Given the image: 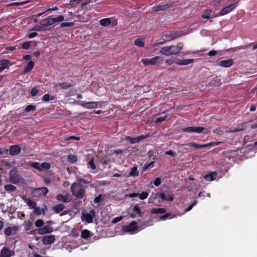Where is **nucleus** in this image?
Listing matches in <instances>:
<instances>
[{
  "mask_svg": "<svg viewBox=\"0 0 257 257\" xmlns=\"http://www.w3.org/2000/svg\"><path fill=\"white\" fill-rule=\"evenodd\" d=\"M56 198L58 201L60 202H62L63 203H68L71 200L72 197L69 194L63 195L61 194H59L57 195Z\"/></svg>",
  "mask_w": 257,
  "mask_h": 257,
  "instance_id": "ddd939ff",
  "label": "nucleus"
},
{
  "mask_svg": "<svg viewBox=\"0 0 257 257\" xmlns=\"http://www.w3.org/2000/svg\"><path fill=\"white\" fill-rule=\"evenodd\" d=\"M35 191L40 192V194H43L44 196L46 195L49 191L47 188L45 187L36 188L35 189Z\"/></svg>",
  "mask_w": 257,
  "mask_h": 257,
  "instance_id": "2f4dec72",
  "label": "nucleus"
},
{
  "mask_svg": "<svg viewBox=\"0 0 257 257\" xmlns=\"http://www.w3.org/2000/svg\"><path fill=\"white\" fill-rule=\"evenodd\" d=\"M137 224V222L133 221L128 225L124 226L123 228V230L125 232H134L138 229V226Z\"/></svg>",
  "mask_w": 257,
  "mask_h": 257,
  "instance_id": "f8f14e48",
  "label": "nucleus"
},
{
  "mask_svg": "<svg viewBox=\"0 0 257 257\" xmlns=\"http://www.w3.org/2000/svg\"><path fill=\"white\" fill-rule=\"evenodd\" d=\"M197 203V201L194 200L186 209V212L190 211L192 208Z\"/></svg>",
  "mask_w": 257,
  "mask_h": 257,
  "instance_id": "052dcab7",
  "label": "nucleus"
},
{
  "mask_svg": "<svg viewBox=\"0 0 257 257\" xmlns=\"http://www.w3.org/2000/svg\"><path fill=\"white\" fill-rule=\"evenodd\" d=\"M211 11L210 10L206 9L203 11V12L202 15V17L203 19H210V15L211 14Z\"/></svg>",
  "mask_w": 257,
  "mask_h": 257,
  "instance_id": "c9c22d12",
  "label": "nucleus"
},
{
  "mask_svg": "<svg viewBox=\"0 0 257 257\" xmlns=\"http://www.w3.org/2000/svg\"><path fill=\"white\" fill-rule=\"evenodd\" d=\"M169 8V6L168 5H158L154 6L152 8L153 11L154 12H158V11H164L165 10H166L167 9H168Z\"/></svg>",
  "mask_w": 257,
  "mask_h": 257,
  "instance_id": "393cba45",
  "label": "nucleus"
},
{
  "mask_svg": "<svg viewBox=\"0 0 257 257\" xmlns=\"http://www.w3.org/2000/svg\"><path fill=\"white\" fill-rule=\"evenodd\" d=\"M53 231V228L49 225H45L42 228H40L38 230V232L39 234H44L46 233H50Z\"/></svg>",
  "mask_w": 257,
  "mask_h": 257,
  "instance_id": "4468645a",
  "label": "nucleus"
},
{
  "mask_svg": "<svg viewBox=\"0 0 257 257\" xmlns=\"http://www.w3.org/2000/svg\"><path fill=\"white\" fill-rule=\"evenodd\" d=\"M68 161L71 163H75L77 161V157L73 155H69L68 156Z\"/></svg>",
  "mask_w": 257,
  "mask_h": 257,
  "instance_id": "37998d69",
  "label": "nucleus"
},
{
  "mask_svg": "<svg viewBox=\"0 0 257 257\" xmlns=\"http://www.w3.org/2000/svg\"><path fill=\"white\" fill-rule=\"evenodd\" d=\"M19 229V228L17 226H9L5 229L4 233L6 236L15 235L17 234Z\"/></svg>",
  "mask_w": 257,
  "mask_h": 257,
  "instance_id": "9b49d317",
  "label": "nucleus"
},
{
  "mask_svg": "<svg viewBox=\"0 0 257 257\" xmlns=\"http://www.w3.org/2000/svg\"><path fill=\"white\" fill-rule=\"evenodd\" d=\"M55 99L54 96H50V95L47 93L45 94L42 97V100L45 102L48 101L49 100H54Z\"/></svg>",
  "mask_w": 257,
  "mask_h": 257,
  "instance_id": "a19ab883",
  "label": "nucleus"
},
{
  "mask_svg": "<svg viewBox=\"0 0 257 257\" xmlns=\"http://www.w3.org/2000/svg\"><path fill=\"white\" fill-rule=\"evenodd\" d=\"M32 225H33V224L31 221L28 222L25 226V230L28 231V230H30L32 227Z\"/></svg>",
  "mask_w": 257,
  "mask_h": 257,
  "instance_id": "338daca9",
  "label": "nucleus"
},
{
  "mask_svg": "<svg viewBox=\"0 0 257 257\" xmlns=\"http://www.w3.org/2000/svg\"><path fill=\"white\" fill-rule=\"evenodd\" d=\"M184 35L182 31H170L162 36V38L163 40V42H156L153 44L154 47L159 45H163L165 42L174 40Z\"/></svg>",
  "mask_w": 257,
  "mask_h": 257,
  "instance_id": "f03ea898",
  "label": "nucleus"
},
{
  "mask_svg": "<svg viewBox=\"0 0 257 257\" xmlns=\"http://www.w3.org/2000/svg\"><path fill=\"white\" fill-rule=\"evenodd\" d=\"M31 166L35 169L38 170L39 171L41 170L40 163L39 162H33L31 163Z\"/></svg>",
  "mask_w": 257,
  "mask_h": 257,
  "instance_id": "09e8293b",
  "label": "nucleus"
},
{
  "mask_svg": "<svg viewBox=\"0 0 257 257\" xmlns=\"http://www.w3.org/2000/svg\"><path fill=\"white\" fill-rule=\"evenodd\" d=\"M32 43V41H27L24 42L22 44V48L24 49H29L30 48L31 44Z\"/></svg>",
  "mask_w": 257,
  "mask_h": 257,
  "instance_id": "a18cd8bd",
  "label": "nucleus"
},
{
  "mask_svg": "<svg viewBox=\"0 0 257 257\" xmlns=\"http://www.w3.org/2000/svg\"><path fill=\"white\" fill-rule=\"evenodd\" d=\"M133 209L137 214L139 215L141 214V210L138 206H135Z\"/></svg>",
  "mask_w": 257,
  "mask_h": 257,
  "instance_id": "69168bd1",
  "label": "nucleus"
},
{
  "mask_svg": "<svg viewBox=\"0 0 257 257\" xmlns=\"http://www.w3.org/2000/svg\"><path fill=\"white\" fill-rule=\"evenodd\" d=\"M139 175V173L138 171V167L134 166L131 168V171L129 173V176L131 177H137Z\"/></svg>",
  "mask_w": 257,
  "mask_h": 257,
  "instance_id": "7c9ffc66",
  "label": "nucleus"
},
{
  "mask_svg": "<svg viewBox=\"0 0 257 257\" xmlns=\"http://www.w3.org/2000/svg\"><path fill=\"white\" fill-rule=\"evenodd\" d=\"M175 216L174 215H172L171 213H168L165 214V215H162L160 217V219L162 220H164L170 218H173Z\"/></svg>",
  "mask_w": 257,
  "mask_h": 257,
  "instance_id": "58836bf2",
  "label": "nucleus"
},
{
  "mask_svg": "<svg viewBox=\"0 0 257 257\" xmlns=\"http://www.w3.org/2000/svg\"><path fill=\"white\" fill-rule=\"evenodd\" d=\"M194 59H188L180 60L177 59L175 62V64L178 65H187L194 62Z\"/></svg>",
  "mask_w": 257,
  "mask_h": 257,
  "instance_id": "a211bd4d",
  "label": "nucleus"
},
{
  "mask_svg": "<svg viewBox=\"0 0 257 257\" xmlns=\"http://www.w3.org/2000/svg\"><path fill=\"white\" fill-rule=\"evenodd\" d=\"M91 233L89 230L84 229L81 230V237L83 239H87L91 237Z\"/></svg>",
  "mask_w": 257,
  "mask_h": 257,
  "instance_id": "c85d7f7f",
  "label": "nucleus"
},
{
  "mask_svg": "<svg viewBox=\"0 0 257 257\" xmlns=\"http://www.w3.org/2000/svg\"><path fill=\"white\" fill-rule=\"evenodd\" d=\"M154 162L153 161L150 163L145 164L143 167V169L144 170H147L150 168H152L154 166Z\"/></svg>",
  "mask_w": 257,
  "mask_h": 257,
  "instance_id": "5fc2aeb1",
  "label": "nucleus"
},
{
  "mask_svg": "<svg viewBox=\"0 0 257 257\" xmlns=\"http://www.w3.org/2000/svg\"><path fill=\"white\" fill-rule=\"evenodd\" d=\"M65 208L64 205L62 203L58 204L53 207V210L56 213H59L62 211Z\"/></svg>",
  "mask_w": 257,
  "mask_h": 257,
  "instance_id": "4be33fe9",
  "label": "nucleus"
},
{
  "mask_svg": "<svg viewBox=\"0 0 257 257\" xmlns=\"http://www.w3.org/2000/svg\"><path fill=\"white\" fill-rule=\"evenodd\" d=\"M221 143V142H210L209 143L206 144L207 145V147H214L220 145Z\"/></svg>",
  "mask_w": 257,
  "mask_h": 257,
  "instance_id": "bf43d9fd",
  "label": "nucleus"
},
{
  "mask_svg": "<svg viewBox=\"0 0 257 257\" xmlns=\"http://www.w3.org/2000/svg\"><path fill=\"white\" fill-rule=\"evenodd\" d=\"M102 200V195L100 194L98 196L96 197L94 199V202L95 203H99Z\"/></svg>",
  "mask_w": 257,
  "mask_h": 257,
  "instance_id": "0e129e2a",
  "label": "nucleus"
},
{
  "mask_svg": "<svg viewBox=\"0 0 257 257\" xmlns=\"http://www.w3.org/2000/svg\"><path fill=\"white\" fill-rule=\"evenodd\" d=\"M10 63V61L8 59H4L0 61V64L1 65V68H3V70L8 68V65Z\"/></svg>",
  "mask_w": 257,
  "mask_h": 257,
  "instance_id": "f704fd0d",
  "label": "nucleus"
},
{
  "mask_svg": "<svg viewBox=\"0 0 257 257\" xmlns=\"http://www.w3.org/2000/svg\"><path fill=\"white\" fill-rule=\"evenodd\" d=\"M160 198L162 201H169L172 202L174 198V195L168 187H165V189L160 192L155 194V198Z\"/></svg>",
  "mask_w": 257,
  "mask_h": 257,
  "instance_id": "20e7f679",
  "label": "nucleus"
},
{
  "mask_svg": "<svg viewBox=\"0 0 257 257\" xmlns=\"http://www.w3.org/2000/svg\"><path fill=\"white\" fill-rule=\"evenodd\" d=\"M82 219L83 220H85L88 223H90L93 222V216L88 213H83L82 214Z\"/></svg>",
  "mask_w": 257,
  "mask_h": 257,
  "instance_id": "b1692460",
  "label": "nucleus"
},
{
  "mask_svg": "<svg viewBox=\"0 0 257 257\" xmlns=\"http://www.w3.org/2000/svg\"><path fill=\"white\" fill-rule=\"evenodd\" d=\"M55 241V237L54 235L45 236L42 239V243L44 245L51 244Z\"/></svg>",
  "mask_w": 257,
  "mask_h": 257,
  "instance_id": "2eb2a0df",
  "label": "nucleus"
},
{
  "mask_svg": "<svg viewBox=\"0 0 257 257\" xmlns=\"http://www.w3.org/2000/svg\"><path fill=\"white\" fill-rule=\"evenodd\" d=\"M71 192L73 196L78 199L83 198L85 189L79 183L74 182L71 186Z\"/></svg>",
  "mask_w": 257,
  "mask_h": 257,
  "instance_id": "7ed1b4c3",
  "label": "nucleus"
},
{
  "mask_svg": "<svg viewBox=\"0 0 257 257\" xmlns=\"http://www.w3.org/2000/svg\"><path fill=\"white\" fill-rule=\"evenodd\" d=\"M221 83V79L219 77L216 76L211 80L209 85L212 87H218L220 85Z\"/></svg>",
  "mask_w": 257,
  "mask_h": 257,
  "instance_id": "aec40b11",
  "label": "nucleus"
},
{
  "mask_svg": "<svg viewBox=\"0 0 257 257\" xmlns=\"http://www.w3.org/2000/svg\"><path fill=\"white\" fill-rule=\"evenodd\" d=\"M111 23V18H104L99 21V24L102 26H108Z\"/></svg>",
  "mask_w": 257,
  "mask_h": 257,
  "instance_id": "c756f323",
  "label": "nucleus"
},
{
  "mask_svg": "<svg viewBox=\"0 0 257 257\" xmlns=\"http://www.w3.org/2000/svg\"><path fill=\"white\" fill-rule=\"evenodd\" d=\"M163 59L160 56H155L151 59L144 58L141 60V62L145 66L149 65H157L162 63Z\"/></svg>",
  "mask_w": 257,
  "mask_h": 257,
  "instance_id": "423d86ee",
  "label": "nucleus"
},
{
  "mask_svg": "<svg viewBox=\"0 0 257 257\" xmlns=\"http://www.w3.org/2000/svg\"><path fill=\"white\" fill-rule=\"evenodd\" d=\"M4 189L9 193L12 194L17 190V187L12 184H6Z\"/></svg>",
  "mask_w": 257,
  "mask_h": 257,
  "instance_id": "5701e85b",
  "label": "nucleus"
},
{
  "mask_svg": "<svg viewBox=\"0 0 257 257\" xmlns=\"http://www.w3.org/2000/svg\"><path fill=\"white\" fill-rule=\"evenodd\" d=\"M74 25V23L73 22H65L62 23L60 25V28L64 27H72Z\"/></svg>",
  "mask_w": 257,
  "mask_h": 257,
  "instance_id": "c03bdc74",
  "label": "nucleus"
},
{
  "mask_svg": "<svg viewBox=\"0 0 257 257\" xmlns=\"http://www.w3.org/2000/svg\"><path fill=\"white\" fill-rule=\"evenodd\" d=\"M39 92L38 89L36 87H33L31 91V94L32 96H35Z\"/></svg>",
  "mask_w": 257,
  "mask_h": 257,
  "instance_id": "4d7b16f0",
  "label": "nucleus"
},
{
  "mask_svg": "<svg viewBox=\"0 0 257 257\" xmlns=\"http://www.w3.org/2000/svg\"><path fill=\"white\" fill-rule=\"evenodd\" d=\"M34 66V62L33 61H30L27 64L24 70V73L26 74L33 69Z\"/></svg>",
  "mask_w": 257,
  "mask_h": 257,
  "instance_id": "bb28decb",
  "label": "nucleus"
},
{
  "mask_svg": "<svg viewBox=\"0 0 257 257\" xmlns=\"http://www.w3.org/2000/svg\"><path fill=\"white\" fill-rule=\"evenodd\" d=\"M135 44L137 46L143 47L145 46V42L143 41V39L138 38L135 40Z\"/></svg>",
  "mask_w": 257,
  "mask_h": 257,
  "instance_id": "e433bc0d",
  "label": "nucleus"
},
{
  "mask_svg": "<svg viewBox=\"0 0 257 257\" xmlns=\"http://www.w3.org/2000/svg\"><path fill=\"white\" fill-rule=\"evenodd\" d=\"M36 109V106L33 104H30L27 105L25 109V111L28 112L30 111H34Z\"/></svg>",
  "mask_w": 257,
  "mask_h": 257,
  "instance_id": "ea45409f",
  "label": "nucleus"
},
{
  "mask_svg": "<svg viewBox=\"0 0 257 257\" xmlns=\"http://www.w3.org/2000/svg\"><path fill=\"white\" fill-rule=\"evenodd\" d=\"M233 63V60L232 59H229L219 61L218 65L222 67H229L231 66Z\"/></svg>",
  "mask_w": 257,
  "mask_h": 257,
  "instance_id": "f3484780",
  "label": "nucleus"
},
{
  "mask_svg": "<svg viewBox=\"0 0 257 257\" xmlns=\"http://www.w3.org/2000/svg\"><path fill=\"white\" fill-rule=\"evenodd\" d=\"M149 195V193L147 192H142L141 193H139V197L141 200H144L146 199Z\"/></svg>",
  "mask_w": 257,
  "mask_h": 257,
  "instance_id": "49530a36",
  "label": "nucleus"
},
{
  "mask_svg": "<svg viewBox=\"0 0 257 257\" xmlns=\"http://www.w3.org/2000/svg\"><path fill=\"white\" fill-rule=\"evenodd\" d=\"M238 5V3L236 2L233 4H232L229 6H227L224 8H223L220 12L219 15L220 16H224L225 15L227 14L230 13L232 11H233Z\"/></svg>",
  "mask_w": 257,
  "mask_h": 257,
  "instance_id": "1a4fd4ad",
  "label": "nucleus"
},
{
  "mask_svg": "<svg viewBox=\"0 0 257 257\" xmlns=\"http://www.w3.org/2000/svg\"><path fill=\"white\" fill-rule=\"evenodd\" d=\"M197 203V201L194 200L186 209V212L190 211L192 208Z\"/></svg>",
  "mask_w": 257,
  "mask_h": 257,
  "instance_id": "680f3d73",
  "label": "nucleus"
},
{
  "mask_svg": "<svg viewBox=\"0 0 257 257\" xmlns=\"http://www.w3.org/2000/svg\"><path fill=\"white\" fill-rule=\"evenodd\" d=\"M53 25L56 23L61 22L64 20V17L63 15H59L57 17L53 18L52 16Z\"/></svg>",
  "mask_w": 257,
  "mask_h": 257,
  "instance_id": "72a5a7b5",
  "label": "nucleus"
},
{
  "mask_svg": "<svg viewBox=\"0 0 257 257\" xmlns=\"http://www.w3.org/2000/svg\"><path fill=\"white\" fill-rule=\"evenodd\" d=\"M166 211V209L163 208H152L151 212L152 214H163Z\"/></svg>",
  "mask_w": 257,
  "mask_h": 257,
  "instance_id": "cd10ccee",
  "label": "nucleus"
},
{
  "mask_svg": "<svg viewBox=\"0 0 257 257\" xmlns=\"http://www.w3.org/2000/svg\"><path fill=\"white\" fill-rule=\"evenodd\" d=\"M21 148L19 145H12L10 148V155L14 156L19 154L21 152Z\"/></svg>",
  "mask_w": 257,
  "mask_h": 257,
  "instance_id": "dca6fc26",
  "label": "nucleus"
},
{
  "mask_svg": "<svg viewBox=\"0 0 257 257\" xmlns=\"http://www.w3.org/2000/svg\"><path fill=\"white\" fill-rule=\"evenodd\" d=\"M166 115H165L163 116H161V117L156 118V119L155 120V122L156 123L162 122L163 121H164L166 119Z\"/></svg>",
  "mask_w": 257,
  "mask_h": 257,
  "instance_id": "6e6d98bb",
  "label": "nucleus"
},
{
  "mask_svg": "<svg viewBox=\"0 0 257 257\" xmlns=\"http://www.w3.org/2000/svg\"><path fill=\"white\" fill-rule=\"evenodd\" d=\"M186 145L188 146L189 147H193L195 148V149L201 148V145L198 144L196 143H188V144H186Z\"/></svg>",
  "mask_w": 257,
  "mask_h": 257,
  "instance_id": "8fccbe9b",
  "label": "nucleus"
},
{
  "mask_svg": "<svg viewBox=\"0 0 257 257\" xmlns=\"http://www.w3.org/2000/svg\"><path fill=\"white\" fill-rule=\"evenodd\" d=\"M40 24L43 26H49L53 25L52 16L42 20L40 22Z\"/></svg>",
  "mask_w": 257,
  "mask_h": 257,
  "instance_id": "412c9836",
  "label": "nucleus"
},
{
  "mask_svg": "<svg viewBox=\"0 0 257 257\" xmlns=\"http://www.w3.org/2000/svg\"><path fill=\"white\" fill-rule=\"evenodd\" d=\"M147 138V136L144 135H140L135 138H132L130 136H126L125 138V140L131 144H134L135 143L140 142Z\"/></svg>",
  "mask_w": 257,
  "mask_h": 257,
  "instance_id": "9d476101",
  "label": "nucleus"
},
{
  "mask_svg": "<svg viewBox=\"0 0 257 257\" xmlns=\"http://www.w3.org/2000/svg\"><path fill=\"white\" fill-rule=\"evenodd\" d=\"M184 45L182 43H178L176 45L166 46L162 48L160 52L165 56L177 55L183 49Z\"/></svg>",
  "mask_w": 257,
  "mask_h": 257,
  "instance_id": "f257e3e1",
  "label": "nucleus"
},
{
  "mask_svg": "<svg viewBox=\"0 0 257 257\" xmlns=\"http://www.w3.org/2000/svg\"><path fill=\"white\" fill-rule=\"evenodd\" d=\"M34 212L36 215H40L42 213V210L39 207L36 206L34 208Z\"/></svg>",
  "mask_w": 257,
  "mask_h": 257,
  "instance_id": "13d9d810",
  "label": "nucleus"
},
{
  "mask_svg": "<svg viewBox=\"0 0 257 257\" xmlns=\"http://www.w3.org/2000/svg\"><path fill=\"white\" fill-rule=\"evenodd\" d=\"M26 202L31 209L34 208V207L36 206V202L33 200H30V199H26Z\"/></svg>",
  "mask_w": 257,
  "mask_h": 257,
  "instance_id": "79ce46f5",
  "label": "nucleus"
},
{
  "mask_svg": "<svg viewBox=\"0 0 257 257\" xmlns=\"http://www.w3.org/2000/svg\"><path fill=\"white\" fill-rule=\"evenodd\" d=\"M217 173L216 172H212L204 175L203 177L206 181H212L215 179V177Z\"/></svg>",
  "mask_w": 257,
  "mask_h": 257,
  "instance_id": "a878e982",
  "label": "nucleus"
},
{
  "mask_svg": "<svg viewBox=\"0 0 257 257\" xmlns=\"http://www.w3.org/2000/svg\"><path fill=\"white\" fill-rule=\"evenodd\" d=\"M88 165L92 170H94L96 169V166L94 163V158H91V159L89 161Z\"/></svg>",
  "mask_w": 257,
  "mask_h": 257,
  "instance_id": "3c124183",
  "label": "nucleus"
},
{
  "mask_svg": "<svg viewBox=\"0 0 257 257\" xmlns=\"http://www.w3.org/2000/svg\"><path fill=\"white\" fill-rule=\"evenodd\" d=\"M44 222L42 219H38L35 221V225L37 227H41L43 226Z\"/></svg>",
  "mask_w": 257,
  "mask_h": 257,
  "instance_id": "de8ad7c7",
  "label": "nucleus"
},
{
  "mask_svg": "<svg viewBox=\"0 0 257 257\" xmlns=\"http://www.w3.org/2000/svg\"><path fill=\"white\" fill-rule=\"evenodd\" d=\"M153 183L155 186H159L161 183V180L160 178H156L154 181Z\"/></svg>",
  "mask_w": 257,
  "mask_h": 257,
  "instance_id": "e2e57ef3",
  "label": "nucleus"
},
{
  "mask_svg": "<svg viewBox=\"0 0 257 257\" xmlns=\"http://www.w3.org/2000/svg\"><path fill=\"white\" fill-rule=\"evenodd\" d=\"M12 255V251L8 247L5 246L1 249L0 257H11Z\"/></svg>",
  "mask_w": 257,
  "mask_h": 257,
  "instance_id": "6ab92c4d",
  "label": "nucleus"
},
{
  "mask_svg": "<svg viewBox=\"0 0 257 257\" xmlns=\"http://www.w3.org/2000/svg\"><path fill=\"white\" fill-rule=\"evenodd\" d=\"M45 26H35L34 28V30L39 32H42L46 30L44 28Z\"/></svg>",
  "mask_w": 257,
  "mask_h": 257,
  "instance_id": "603ef678",
  "label": "nucleus"
},
{
  "mask_svg": "<svg viewBox=\"0 0 257 257\" xmlns=\"http://www.w3.org/2000/svg\"><path fill=\"white\" fill-rule=\"evenodd\" d=\"M50 165L49 163L47 162H44L42 163H40V169L41 171L45 170H48L50 168Z\"/></svg>",
  "mask_w": 257,
  "mask_h": 257,
  "instance_id": "4c0bfd02",
  "label": "nucleus"
},
{
  "mask_svg": "<svg viewBox=\"0 0 257 257\" xmlns=\"http://www.w3.org/2000/svg\"><path fill=\"white\" fill-rule=\"evenodd\" d=\"M77 103L87 109L97 108V103H96V101L85 102L83 101H78L77 102Z\"/></svg>",
  "mask_w": 257,
  "mask_h": 257,
  "instance_id": "6e6552de",
  "label": "nucleus"
},
{
  "mask_svg": "<svg viewBox=\"0 0 257 257\" xmlns=\"http://www.w3.org/2000/svg\"><path fill=\"white\" fill-rule=\"evenodd\" d=\"M21 180V176L18 170L13 169L9 172V181L13 184H17Z\"/></svg>",
  "mask_w": 257,
  "mask_h": 257,
  "instance_id": "39448f33",
  "label": "nucleus"
},
{
  "mask_svg": "<svg viewBox=\"0 0 257 257\" xmlns=\"http://www.w3.org/2000/svg\"><path fill=\"white\" fill-rule=\"evenodd\" d=\"M205 130V128L202 126H188L182 128V131L184 133L200 134Z\"/></svg>",
  "mask_w": 257,
  "mask_h": 257,
  "instance_id": "0eeeda50",
  "label": "nucleus"
},
{
  "mask_svg": "<svg viewBox=\"0 0 257 257\" xmlns=\"http://www.w3.org/2000/svg\"><path fill=\"white\" fill-rule=\"evenodd\" d=\"M77 140V141H78L80 140V138L78 137H76V136H69V137H68L66 138V141H70V140Z\"/></svg>",
  "mask_w": 257,
  "mask_h": 257,
  "instance_id": "774afa93",
  "label": "nucleus"
},
{
  "mask_svg": "<svg viewBox=\"0 0 257 257\" xmlns=\"http://www.w3.org/2000/svg\"><path fill=\"white\" fill-rule=\"evenodd\" d=\"M213 133L218 135H222L223 134V131L220 128H216L213 130Z\"/></svg>",
  "mask_w": 257,
  "mask_h": 257,
  "instance_id": "864d4df0",
  "label": "nucleus"
},
{
  "mask_svg": "<svg viewBox=\"0 0 257 257\" xmlns=\"http://www.w3.org/2000/svg\"><path fill=\"white\" fill-rule=\"evenodd\" d=\"M57 86H60L62 89H66L72 87L73 84L70 82H65L59 83Z\"/></svg>",
  "mask_w": 257,
  "mask_h": 257,
  "instance_id": "473e14b6",
  "label": "nucleus"
}]
</instances>
